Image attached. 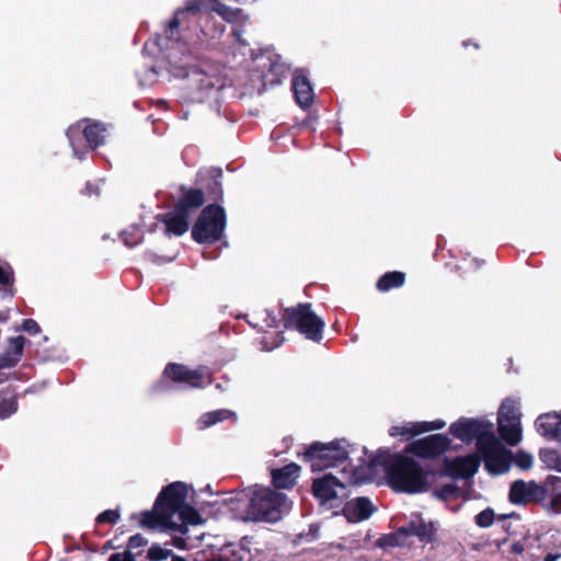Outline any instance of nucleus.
I'll return each mask as SVG.
<instances>
[{
  "mask_svg": "<svg viewBox=\"0 0 561 561\" xmlns=\"http://www.w3.org/2000/svg\"><path fill=\"white\" fill-rule=\"evenodd\" d=\"M187 488L173 482L163 488L152 511L142 512V527L171 535V545L179 550H192L205 537L206 519L187 502Z\"/></svg>",
  "mask_w": 561,
  "mask_h": 561,
  "instance_id": "f257e3e1",
  "label": "nucleus"
},
{
  "mask_svg": "<svg viewBox=\"0 0 561 561\" xmlns=\"http://www.w3.org/2000/svg\"><path fill=\"white\" fill-rule=\"evenodd\" d=\"M389 484L400 492H423L427 483V474L421 462L407 455H396L386 467Z\"/></svg>",
  "mask_w": 561,
  "mask_h": 561,
  "instance_id": "f03ea898",
  "label": "nucleus"
},
{
  "mask_svg": "<svg viewBox=\"0 0 561 561\" xmlns=\"http://www.w3.org/2000/svg\"><path fill=\"white\" fill-rule=\"evenodd\" d=\"M192 60L191 51L180 55V50L173 49L169 54L170 72L176 78H187L201 93L198 100L204 101L213 91L216 92L222 89L225 83L216 73L192 66Z\"/></svg>",
  "mask_w": 561,
  "mask_h": 561,
  "instance_id": "7ed1b4c3",
  "label": "nucleus"
},
{
  "mask_svg": "<svg viewBox=\"0 0 561 561\" xmlns=\"http://www.w3.org/2000/svg\"><path fill=\"white\" fill-rule=\"evenodd\" d=\"M238 495H244V491ZM249 504L245 511V520L273 523L280 519L284 512L289 510V504L285 494L274 491L270 488H256L251 491Z\"/></svg>",
  "mask_w": 561,
  "mask_h": 561,
  "instance_id": "20e7f679",
  "label": "nucleus"
},
{
  "mask_svg": "<svg viewBox=\"0 0 561 561\" xmlns=\"http://www.w3.org/2000/svg\"><path fill=\"white\" fill-rule=\"evenodd\" d=\"M209 12H216L227 22L238 18L239 10H234L219 0H190L183 8H179L167 25V34L171 38L179 35V28L190 22L191 18L202 16Z\"/></svg>",
  "mask_w": 561,
  "mask_h": 561,
  "instance_id": "39448f33",
  "label": "nucleus"
},
{
  "mask_svg": "<svg viewBox=\"0 0 561 561\" xmlns=\"http://www.w3.org/2000/svg\"><path fill=\"white\" fill-rule=\"evenodd\" d=\"M226 227V214L221 206L205 207L192 229V237L198 243H213L220 239Z\"/></svg>",
  "mask_w": 561,
  "mask_h": 561,
  "instance_id": "423d86ee",
  "label": "nucleus"
},
{
  "mask_svg": "<svg viewBox=\"0 0 561 561\" xmlns=\"http://www.w3.org/2000/svg\"><path fill=\"white\" fill-rule=\"evenodd\" d=\"M286 328H295L307 339L319 342L322 339L324 322L310 308L309 304H299L285 310Z\"/></svg>",
  "mask_w": 561,
  "mask_h": 561,
  "instance_id": "0eeeda50",
  "label": "nucleus"
},
{
  "mask_svg": "<svg viewBox=\"0 0 561 561\" xmlns=\"http://www.w3.org/2000/svg\"><path fill=\"white\" fill-rule=\"evenodd\" d=\"M477 450L480 461L483 460L485 469L491 474H502L510 469L512 453L503 446L495 434L482 439Z\"/></svg>",
  "mask_w": 561,
  "mask_h": 561,
  "instance_id": "6e6552de",
  "label": "nucleus"
},
{
  "mask_svg": "<svg viewBox=\"0 0 561 561\" xmlns=\"http://www.w3.org/2000/svg\"><path fill=\"white\" fill-rule=\"evenodd\" d=\"M105 131L106 127L103 123L91 122L82 130L78 126H71L67 136L75 154L81 159L89 150L103 145Z\"/></svg>",
  "mask_w": 561,
  "mask_h": 561,
  "instance_id": "1a4fd4ad",
  "label": "nucleus"
},
{
  "mask_svg": "<svg viewBox=\"0 0 561 561\" xmlns=\"http://www.w3.org/2000/svg\"><path fill=\"white\" fill-rule=\"evenodd\" d=\"M313 471H321L343 463L348 458L345 440L330 443L328 445L314 443L306 451Z\"/></svg>",
  "mask_w": 561,
  "mask_h": 561,
  "instance_id": "9d476101",
  "label": "nucleus"
},
{
  "mask_svg": "<svg viewBox=\"0 0 561 561\" xmlns=\"http://www.w3.org/2000/svg\"><path fill=\"white\" fill-rule=\"evenodd\" d=\"M450 434L461 442L476 440L477 448L480 442L494 434V424L486 419L462 417L449 426Z\"/></svg>",
  "mask_w": 561,
  "mask_h": 561,
  "instance_id": "9b49d317",
  "label": "nucleus"
},
{
  "mask_svg": "<svg viewBox=\"0 0 561 561\" xmlns=\"http://www.w3.org/2000/svg\"><path fill=\"white\" fill-rule=\"evenodd\" d=\"M165 379L190 388H205L211 383V371L207 367L190 369L181 364H169L163 373Z\"/></svg>",
  "mask_w": 561,
  "mask_h": 561,
  "instance_id": "f8f14e48",
  "label": "nucleus"
},
{
  "mask_svg": "<svg viewBox=\"0 0 561 561\" xmlns=\"http://www.w3.org/2000/svg\"><path fill=\"white\" fill-rule=\"evenodd\" d=\"M345 485L331 473L314 479L312 483L313 495L320 501L321 505H328L333 508L340 505Z\"/></svg>",
  "mask_w": 561,
  "mask_h": 561,
  "instance_id": "ddd939ff",
  "label": "nucleus"
},
{
  "mask_svg": "<svg viewBox=\"0 0 561 561\" xmlns=\"http://www.w3.org/2000/svg\"><path fill=\"white\" fill-rule=\"evenodd\" d=\"M450 440L443 434H433L411 445V451L422 458H431L443 454Z\"/></svg>",
  "mask_w": 561,
  "mask_h": 561,
  "instance_id": "4468645a",
  "label": "nucleus"
},
{
  "mask_svg": "<svg viewBox=\"0 0 561 561\" xmlns=\"http://www.w3.org/2000/svg\"><path fill=\"white\" fill-rule=\"evenodd\" d=\"M403 528L407 537L415 536L421 542L432 543L435 540V525L432 522H425L420 514H412Z\"/></svg>",
  "mask_w": 561,
  "mask_h": 561,
  "instance_id": "2eb2a0df",
  "label": "nucleus"
},
{
  "mask_svg": "<svg viewBox=\"0 0 561 561\" xmlns=\"http://www.w3.org/2000/svg\"><path fill=\"white\" fill-rule=\"evenodd\" d=\"M375 510L367 497L360 496L348 501L343 507V514L348 522L358 523L369 518Z\"/></svg>",
  "mask_w": 561,
  "mask_h": 561,
  "instance_id": "dca6fc26",
  "label": "nucleus"
},
{
  "mask_svg": "<svg viewBox=\"0 0 561 561\" xmlns=\"http://www.w3.org/2000/svg\"><path fill=\"white\" fill-rule=\"evenodd\" d=\"M191 214L184 210L183 206H176L168 214L163 215L165 231L175 236L184 234L190 227Z\"/></svg>",
  "mask_w": 561,
  "mask_h": 561,
  "instance_id": "f3484780",
  "label": "nucleus"
},
{
  "mask_svg": "<svg viewBox=\"0 0 561 561\" xmlns=\"http://www.w3.org/2000/svg\"><path fill=\"white\" fill-rule=\"evenodd\" d=\"M479 466V455L472 454L454 459L448 463L447 469L455 478H470L478 471Z\"/></svg>",
  "mask_w": 561,
  "mask_h": 561,
  "instance_id": "a211bd4d",
  "label": "nucleus"
},
{
  "mask_svg": "<svg viewBox=\"0 0 561 561\" xmlns=\"http://www.w3.org/2000/svg\"><path fill=\"white\" fill-rule=\"evenodd\" d=\"M535 425L541 436L561 440V412L541 414Z\"/></svg>",
  "mask_w": 561,
  "mask_h": 561,
  "instance_id": "6ab92c4d",
  "label": "nucleus"
},
{
  "mask_svg": "<svg viewBox=\"0 0 561 561\" xmlns=\"http://www.w3.org/2000/svg\"><path fill=\"white\" fill-rule=\"evenodd\" d=\"M26 339L23 335H16L7 340L4 351L0 354V362L8 368L18 365L23 356Z\"/></svg>",
  "mask_w": 561,
  "mask_h": 561,
  "instance_id": "aec40b11",
  "label": "nucleus"
},
{
  "mask_svg": "<svg viewBox=\"0 0 561 561\" xmlns=\"http://www.w3.org/2000/svg\"><path fill=\"white\" fill-rule=\"evenodd\" d=\"M446 425L444 421L437 420L433 422H416V423H409L403 426H392L390 428V435L391 436H399V435H419L425 432H431L434 430H440Z\"/></svg>",
  "mask_w": 561,
  "mask_h": 561,
  "instance_id": "412c9836",
  "label": "nucleus"
},
{
  "mask_svg": "<svg viewBox=\"0 0 561 561\" xmlns=\"http://www.w3.org/2000/svg\"><path fill=\"white\" fill-rule=\"evenodd\" d=\"M293 90L295 93L296 102L301 107H308L313 101V90L308 78L297 72L293 79Z\"/></svg>",
  "mask_w": 561,
  "mask_h": 561,
  "instance_id": "4be33fe9",
  "label": "nucleus"
},
{
  "mask_svg": "<svg viewBox=\"0 0 561 561\" xmlns=\"http://www.w3.org/2000/svg\"><path fill=\"white\" fill-rule=\"evenodd\" d=\"M300 467L294 462L283 468L272 470V480L276 488H291L299 477Z\"/></svg>",
  "mask_w": 561,
  "mask_h": 561,
  "instance_id": "5701e85b",
  "label": "nucleus"
},
{
  "mask_svg": "<svg viewBox=\"0 0 561 561\" xmlns=\"http://www.w3.org/2000/svg\"><path fill=\"white\" fill-rule=\"evenodd\" d=\"M499 433L508 445L515 446L522 440V424L518 417L497 422Z\"/></svg>",
  "mask_w": 561,
  "mask_h": 561,
  "instance_id": "b1692460",
  "label": "nucleus"
},
{
  "mask_svg": "<svg viewBox=\"0 0 561 561\" xmlns=\"http://www.w3.org/2000/svg\"><path fill=\"white\" fill-rule=\"evenodd\" d=\"M538 489L534 482L526 483L523 480H517L511 485L510 501L514 504L526 503Z\"/></svg>",
  "mask_w": 561,
  "mask_h": 561,
  "instance_id": "393cba45",
  "label": "nucleus"
},
{
  "mask_svg": "<svg viewBox=\"0 0 561 561\" xmlns=\"http://www.w3.org/2000/svg\"><path fill=\"white\" fill-rule=\"evenodd\" d=\"M228 419H233L236 421L237 420L236 413L228 409H220V410L207 412V413H204L198 419V422H197L198 428L205 430L207 427H210V426H213L219 422H222L225 420H228Z\"/></svg>",
  "mask_w": 561,
  "mask_h": 561,
  "instance_id": "a878e982",
  "label": "nucleus"
},
{
  "mask_svg": "<svg viewBox=\"0 0 561 561\" xmlns=\"http://www.w3.org/2000/svg\"><path fill=\"white\" fill-rule=\"evenodd\" d=\"M205 202L204 193L198 188L187 190L184 197L176 203V206H183L184 210L192 213L193 209L201 207Z\"/></svg>",
  "mask_w": 561,
  "mask_h": 561,
  "instance_id": "bb28decb",
  "label": "nucleus"
},
{
  "mask_svg": "<svg viewBox=\"0 0 561 561\" xmlns=\"http://www.w3.org/2000/svg\"><path fill=\"white\" fill-rule=\"evenodd\" d=\"M405 275L402 272H389L382 275L377 282L380 291H388L404 284Z\"/></svg>",
  "mask_w": 561,
  "mask_h": 561,
  "instance_id": "cd10ccee",
  "label": "nucleus"
},
{
  "mask_svg": "<svg viewBox=\"0 0 561 561\" xmlns=\"http://www.w3.org/2000/svg\"><path fill=\"white\" fill-rule=\"evenodd\" d=\"M407 539L405 529L402 526L397 531L381 537L377 545L380 548L402 547L407 543Z\"/></svg>",
  "mask_w": 561,
  "mask_h": 561,
  "instance_id": "c85d7f7f",
  "label": "nucleus"
},
{
  "mask_svg": "<svg viewBox=\"0 0 561 561\" xmlns=\"http://www.w3.org/2000/svg\"><path fill=\"white\" fill-rule=\"evenodd\" d=\"M520 403L517 400L507 398L505 399L497 412V422L507 419L511 420L512 417H518L520 420Z\"/></svg>",
  "mask_w": 561,
  "mask_h": 561,
  "instance_id": "c756f323",
  "label": "nucleus"
},
{
  "mask_svg": "<svg viewBox=\"0 0 561 561\" xmlns=\"http://www.w3.org/2000/svg\"><path fill=\"white\" fill-rule=\"evenodd\" d=\"M550 481L552 483V490H551V493L549 496V501L546 504V507L556 514H560L561 513V488L558 485V483L561 482V479L553 477V478H551Z\"/></svg>",
  "mask_w": 561,
  "mask_h": 561,
  "instance_id": "7c9ffc66",
  "label": "nucleus"
},
{
  "mask_svg": "<svg viewBox=\"0 0 561 561\" xmlns=\"http://www.w3.org/2000/svg\"><path fill=\"white\" fill-rule=\"evenodd\" d=\"M119 238L127 248H135L140 243V228L131 225L121 232Z\"/></svg>",
  "mask_w": 561,
  "mask_h": 561,
  "instance_id": "2f4dec72",
  "label": "nucleus"
},
{
  "mask_svg": "<svg viewBox=\"0 0 561 561\" xmlns=\"http://www.w3.org/2000/svg\"><path fill=\"white\" fill-rule=\"evenodd\" d=\"M172 556V550L159 543H153L147 550V559L149 561H164Z\"/></svg>",
  "mask_w": 561,
  "mask_h": 561,
  "instance_id": "473e14b6",
  "label": "nucleus"
},
{
  "mask_svg": "<svg viewBox=\"0 0 561 561\" xmlns=\"http://www.w3.org/2000/svg\"><path fill=\"white\" fill-rule=\"evenodd\" d=\"M18 410V397L12 394L0 400V419H7Z\"/></svg>",
  "mask_w": 561,
  "mask_h": 561,
  "instance_id": "72a5a7b5",
  "label": "nucleus"
},
{
  "mask_svg": "<svg viewBox=\"0 0 561 561\" xmlns=\"http://www.w3.org/2000/svg\"><path fill=\"white\" fill-rule=\"evenodd\" d=\"M458 491L459 490L455 484L448 483L437 488L434 491V494L436 495V497L447 501L450 499H455L458 495Z\"/></svg>",
  "mask_w": 561,
  "mask_h": 561,
  "instance_id": "f704fd0d",
  "label": "nucleus"
},
{
  "mask_svg": "<svg viewBox=\"0 0 561 561\" xmlns=\"http://www.w3.org/2000/svg\"><path fill=\"white\" fill-rule=\"evenodd\" d=\"M14 271L9 263L0 265V285L3 287L13 286Z\"/></svg>",
  "mask_w": 561,
  "mask_h": 561,
  "instance_id": "c9c22d12",
  "label": "nucleus"
},
{
  "mask_svg": "<svg viewBox=\"0 0 561 561\" xmlns=\"http://www.w3.org/2000/svg\"><path fill=\"white\" fill-rule=\"evenodd\" d=\"M197 20V18H191L190 19V22L184 24L183 26H181L179 28V35H176L175 38H171L170 36H168V34L165 33V36L171 39V41H174L176 43H180L181 41H183L184 45H186L188 42L193 43V44H196V41H192L191 37L188 36L187 32H188V28H190V25L192 22H195Z\"/></svg>",
  "mask_w": 561,
  "mask_h": 561,
  "instance_id": "e433bc0d",
  "label": "nucleus"
},
{
  "mask_svg": "<svg viewBox=\"0 0 561 561\" xmlns=\"http://www.w3.org/2000/svg\"><path fill=\"white\" fill-rule=\"evenodd\" d=\"M240 551L232 548V546H227L225 548V553L221 556H215L210 561H241L243 559L242 556L239 554Z\"/></svg>",
  "mask_w": 561,
  "mask_h": 561,
  "instance_id": "4c0bfd02",
  "label": "nucleus"
},
{
  "mask_svg": "<svg viewBox=\"0 0 561 561\" xmlns=\"http://www.w3.org/2000/svg\"><path fill=\"white\" fill-rule=\"evenodd\" d=\"M494 512L492 508H485L476 516V523L478 526L486 528L493 524Z\"/></svg>",
  "mask_w": 561,
  "mask_h": 561,
  "instance_id": "58836bf2",
  "label": "nucleus"
},
{
  "mask_svg": "<svg viewBox=\"0 0 561 561\" xmlns=\"http://www.w3.org/2000/svg\"><path fill=\"white\" fill-rule=\"evenodd\" d=\"M119 518V514L114 510H106L99 514L96 522L99 524H115Z\"/></svg>",
  "mask_w": 561,
  "mask_h": 561,
  "instance_id": "ea45409f",
  "label": "nucleus"
},
{
  "mask_svg": "<svg viewBox=\"0 0 561 561\" xmlns=\"http://www.w3.org/2000/svg\"><path fill=\"white\" fill-rule=\"evenodd\" d=\"M541 459L549 466L556 467L561 471V463L559 462V454L554 450H545L541 453Z\"/></svg>",
  "mask_w": 561,
  "mask_h": 561,
  "instance_id": "a19ab883",
  "label": "nucleus"
},
{
  "mask_svg": "<svg viewBox=\"0 0 561 561\" xmlns=\"http://www.w3.org/2000/svg\"><path fill=\"white\" fill-rule=\"evenodd\" d=\"M515 463L520 468V469H529L531 468L533 463H534V458L531 455L529 454H526V453H523V451H519L517 453L516 457H515Z\"/></svg>",
  "mask_w": 561,
  "mask_h": 561,
  "instance_id": "79ce46f5",
  "label": "nucleus"
},
{
  "mask_svg": "<svg viewBox=\"0 0 561 561\" xmlns=\"http://www.w3.org/2000/svg\"><path fill=\"white\" fill-rule=\"evenodd\" d=\"M22 330L28 334H36L41 331V328L34 319L28 318L23 320Z\"/></svg>",
  "mask_w": 561,
  "mask_h": 561,
  "instance_id": "37998d69",
  "label": "nucleus"
},
{
  "mask_svg": "<svg viewBox=\"0 0 561 561\" xmlns=\"http://www.w3.org/2000/svg\"><path fill=\"white\" fill-rule=\"evenodd\" d=\"M82 194L88 196V197H92V196H100L101 194V188L99 186L98 183H94V182H91V181H88L85 183V186L84 188L82 190Z\"/></svg>",
  "mask_w": 561,
  "mask_h": 561,
  "instance_id": "c03bdc74",
  "label": "nucleus"
},
{
  "mask_svg": "<svg viewBox=\"0 0 561 561\" xmlns=\"http://www.w3.org/2000/svg\"><path fill=\"white\" fill-rule=\"evenodd\" d=\"M108 561H136V558L129 550H126L111 554Z\"/></svg>",
  "mask_w": 561,
  "mask_h": 561,
  "instance_id": "a18cd8bd",
  "label": "nucleus"
},
{
  "mask_svg": "<svg viewBox=\"0 0 561 561\" xmlns=\"http://www.w3.org/2000/svg\"><path fill=\"white\" fill-rule=\"evenodd\" d=\"M140 547V534L133 535L128 540V548L136 549Z\"/></svg>",
  "mask_w": 561,
  "mask_h": 561,
  "instance_id": "49530a36",
  "label": "nucleus"
},
{
  "mask_svg": "<svg viewBox=\"0 0 561 561\" xmlns=\"http://www.w3.org/2000/svg\"><path fill=\"white\" fill-rule=\"evenodd\" d=\"M266 319L264 320L266 322V327L272 328L276 325V317L273 316L270 311L265 310Z\"/></svg>",
  "mask_w": 561,
  "mask_h": 561,
  "instance_id": "de8ad7c7",
  "label": "nucleus"
},
{
  "mask_svg": "<svg viewBox=\"0 0 561 561\" xmlns=\"http://www.w3.org/2000/svg\"><path fill=\"white\" fill-rule=\"evenodd\" d=\"M511 551L515 554H520L524 552V546L519 542H515L512 545Z\"/></svg>",
  "mask_w": 561,
  "mask_h": 561,
  "instance_id": "09e8293b",
  "label": "nucleus"
},
{
  "mask_svg": "<svg viewBox=\"0 0 561 561\" xmlns=\"http://www.w3.org/2000/svg\"><path fill=\"white\" fill-rule=\"evenodd\" d=\"M561 558V553H547L543 561H558Z\"/></svg>",
  "mask_w": 561,
  "mask_h": 561,
  "instance_id": "8fccbe9b",
  "label": "nucleus"
},
{
  "mask_svg": "<svg viewBox=\"0 0 561 561\" xmlns=\"http://www.w3.org/2000/svg\"><path fill=\"white\" fill-rule=\"evenodd\" d=\"M171 561H187L185 558L176 556L172 552V556H170Z\"/></svg>",
  "mask_w": 561,
  "mask_h": 561,
  "instance_id": "3c124183",
  "label": "nucleus"
},
{
  "mask_svg": "<svg viewBox=\"0 0 561 561\" xmlns=\"http://www.w3.org/2000/svg\"><path fill=\"white\" fill-rule=\"evenodd\" d=\"M234 35L237 36L238 42H239L240 44L245 45V43L241 39V36H240V34H239V33H234Z\"/></svg>",
  "mask_w": 561,
  "mask_h": 561,
  "instance_id": "603ef678",
  "label": "nucleus"
},
{
  "mask_svg": "<svg viewBox=\"0 0 561 561\" xmlns=\"http://www.w3.org/2000/svg\"><path fill=\"white\" fill-rule=\"evenodd\" d=\"M214 173H216L217 176L221 174V170H213Z\"/></svg>",
  "mask_w": 561,
  "mask_h": 561,
  "instance_id": "864d4df0",
  "label": "nucleus"
},
{
  "mask_svg": "<svg viewBox=\"0 0 561 561\" xmlns=\"http://www.w3.org/2000/svg\"><path fill=\"white\" fill-rule=\"evenodd\" d=\"M4 368H8L7 366H4L1 362H0V370L1 369H4Z\"/></svg>",
  "mask_w": 561,
  "mask_h": 561,
  "instance_id": "5fc2aeb1",
  "label": "nucleus"
},
{
  "mask_svg": "<svg viewBox=\"0 0 561 561\" xmlns=\"http://www.w3.org/2000/svg\"><path fill=\"white\" fill-rule=\"evenodd\" d=\"M134 104H135L136 107H139V102L138 101H135Z\"/></svg>",
  "mask_w": 561,
  "mask_h": 561,
  "instance_id": "6e6d98bb",
  "label": "nucleus"
}]
</instances>
